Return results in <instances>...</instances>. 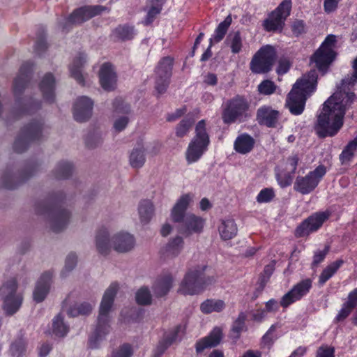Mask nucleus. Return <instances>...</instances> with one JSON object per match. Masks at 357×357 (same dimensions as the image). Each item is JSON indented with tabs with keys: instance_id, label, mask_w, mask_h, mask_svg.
Here are the masks:
<instances>
[{
	"instance_id": "obj_1",
	"label": "nucleus",
	"mask_w": 357,
	"mask_h": 357,
	"mask_svg": "<svg viewBox=\"0 0 357 357\" xmlns=\"http://www.w3.org/2000/svg\"><path fill=\"white\" fill-rule=\"evenodd\" d=\"M354 73L342 79L339 91L335 92L322 105L314 125L316 134L319 138L336 135L344 125L346 112L357 100L354 92L350 91L357 82V57L353 62Z\"/></svg>"
},
{
	"instance_id": "obj_2",
	"label": "nucleus",
	"mask_w": 357,
	"mask_h": 357,
	"mask_svg": "<svg viewBox=\"0 0 357 357\" xmlns=\"http://www.w3.org/2000/svg\"><path fill=\"white\" fill-rule=\"evenodd\" d=\"M66 195L63 192L50 194L47 197L35 204L37 215L49 218L51 229L59 233L65 229L69 223L70 212L63 207Z\"/></svg>"
},
{
	"instance_id": "obj_3",
	"label": "nucleus",
	"mask_w": 357,
	"mask_h": 357,
	"mask_svg": "<svg viewBox=\"0 0 357 357\" xmlns=\"http://www.w3.org/2000/svg\"><path fill=\"white\" fill-rule=\"evenodd\" d=\"M317 75L314 70L297 79L286 98V107L292 115L303 114L307 98L317 89Z\"/></svg>"
},
{
	"instance_id": "obj_4",
	"label": "nucleus",
	"mask_w": 357,
	"mask_h": 357,
	"mask_svg": "<svg viewBox=\"0 0 357 357\" xmlns=\"http://www.w3.org/2000/svg\"><path fill=\"white\" fill-rule=\"evenodd\" d=\"M192 197L190 193L181 196L171 211L172 221L181 224L178 231L185 235L201 233L205 225V219L202 217L193 213L185 214Z\"/></svg>"
},
{
	"instance_id": "obj_5",
	"label": "nucleus",
	"mask_w": 357,
	"mask_h": 357,
	"mask_svg": "<svg viewBox=\"0 0 357 357\" xmlns=\"http://www.w3.org/2000/svg\"><path fill=\"white\" fill-rule=\"evenodd\" d=\"M118 289V283L112 282L105 291L100 305L96 328L89 338V347L92 349H97L100 342L109 333V313L113 305Z\"/></svg>"
},
{
	"instance_id": "obj_6",
	"label": "nucleus",
	"mask_w": 357,
	"mask_h": 357,
	"mask_svg": "<svg viewBox=\"0 0 357 357\" xmlns=\"http://www.w3.org/2000/svg\"><path fill=\"white\" fill-rule=\"evenodd\" d=\"M33 66L34 63L29 61L23 63L13 81V93L18 107L16 113L19 116L32 114L41 107V102L39 100L30 98L26 102H23L20 97L31 80Z\"/></svg>"
},
{
	"instance_id": "obj_7",
	"label": "nucleus",
	"mask_w": 357,
	"mask_h": 357,
	"mask_svg": "<svg viewBox=\"0 0 357 357\" xmlns=\"http://www.w3.org/2000/svg\"><path fill=\"white\" fill-rule=\"evenodd\" d=\"M210 269L207 265H202L189 270L180 284L178 292L184 295H195L202 293L215 281L213 275L206 273Z\"/></svg>"
},
{
	"instance_id": "obj_8",
	"label": "nucleus",
	"mask_w": 357,
	"mask_h": 357,
	"mask_svg": "<svg viewBox=\"0 0 357 357\" xmlns=\"http://www.w3.org/2000/svg\"><path fill=\"white\" fill-rule=\"evenodd\" d=\"M250 103L245 96L237 94L222 105L221 118L225 124L231 125L244 121Z\"/></svg>"
},
{
	"instance_id": "obj_9",
	"label": "nucleus",
	"mask_w": 357,
	"mask_h": 357,
	"mask_svg": "<svg viewBox=\"0 0 357 357\" xmlns=\"http://www.w3.org/2000/svg\"><path fill=\"white\" fill-rule=\"evenodd\" d=\"M43 122L41 120H33L24 126L16 137L13 148L15 152L22 153L26 151L31 144L40 141L42 137Z\"/></svg>"
},
{
	"instance_id": "obj_10",
	"label": "nucleus",
	"mask_w": 357,
	"mask_h": 357,
	"mask_svg": "<svg viewBox=\"0 0 357 357\" xmlns=\"http://www.w3.org/2000/svg\"><path fill=\"white\" fill-rule=\"evenodd\" d=\"M196 135L188 145L186 160L188 164L197 162L207 150L210 143L204 120L199 121L195 128Z\"/></svg>"
},
{
	"instance_id": "obj_11",
	"label": "nucleus",
	"mask_w": 357,
	"mask_h": 357,
	"mask_svg": "<svg viewBox=\"0 0 357 357\" xmlns=\"http://www.w3.org/2000/svg\"><path fill=\"white\" fill-rule=\"evenodd\" d=\"M291 9V0H283L263 21L264 29L267 32H282Z\"/></svg>"
},
{
	"instance_id": "obj_12",
	"label": "nucleus",
	"mask_w": 357,
	"mask_h": 357,
	"mask_svg": "<svg viewBox=\"0 0 357 357\" xmlns=\"http://www.w3.org/2000/svg\"><path fill=\"white\" fill-rule=\"evenodd\" d=\"M39 164L36 161H28L24 168L17 174L6 169L1 178L0 188L14 190L26 182L38 171Z\"/></svg>"
},
{
	"instance_id": "obj_13",
	"label": "nucleus",
	"mask_w": 357,
	"mask_h": 357,
	"mask_svg": "<svg viewBox=\"0 0 357 357\" xmlns=\"http://www.w3.org/2000/svg\"><path fill=\"white\" fill-rule=\"evenodd\" d=\"M105 10H107V8L100 5L81 6L65 18L63 22L60 23V27L62 31L68 32L73 25L82 24Z\"/></svg>"
},
{
	"instance_id": "obj_14",
	"label": "nucleus",
	"mask_w": 357,
	"mask_h": 357,
	"mask_svg": "<svg viewBox=\"0 0 357 357\" xmlns=\"http://www.w3.org/2000/svg\"><path fill=\"white\" fill-rule=\"evenodd\" d=\"M277 58L275 48L271 45L262 46L253 56L250 69L255 74H264L270 72Z\"/></svg>"
},
{
	"instance_id": "obj_15",
	"label": "nucleus",
	"mask_w": 357,
	"mask_h": 357,
	"mask_svg": "<svg viewBox=\"0 0 357 357\" xmlns=\"http://www.w3.org/2000/svg\"><path fill=\"white\" fill-rule=\"evenodd\" d=\"M17 282L13 278L4 283L0 288V296L3 299V309L6 315L11 316L20 308L23 297L17 294Z\"/></svg>"
},
{
	"instance_id": "obj_16",
	"label": "nucleus",
	"mask_w": 357,
	"mask_h": 357,
	"mask_svg": "<svg viewBox=\"0 0 357 357\" xmlns=\"http://www.w3.org/2000/svg\"><path fill=\"white\" fill-rule=\"evenodd\" d=\"M326 172V167L324 165H319L305 176H297L294 185V190L303 195L311 193L318 186Z\"/></svg>"
},
{
	"instance_id": "obj_17",
	"label": "nucleus",
	"mask_w": 357,
	"mask_h": 357,
	"mask_svg": "<svg viewBox=\"0 0 357 357\" xmlns=\"http://www.w3.org/2000/svg\"><path fill=\"white\" fill-rule=\"evenodd\" d=\"M331 215V212L328 210L312 213L296 227L294 231L295 236L303 238L317 231L330 218Z\"/></svg>"
},
{
	"instance_id": "obj_18",
	"label": "nucleus",
	"mask_w": 357,
	"mask_h": 357,
	"mask_svg": "<svg viewBox=\"0 0 357 357\" xmlns=\"http://www.w3.org/2000/svg\"><path fill=\"white\" fill-rule=\"evenodd\" d=\"M313 280L310 278L300 280L281 298L280 305L283 308H287L291 304L301 301L310 292Z\"/></svg>"
},
{
	"instance_id": "obj_19",
	"label": "nucleus",
	"mask_w": 357,
	"mask_h": 357,
	"mask_svg": "<svg viewBox=\"0 0 357 357\" xmlns=\"http://www.w3.org/2000/svg\"><path fill=\"white\" fill-rule=\"evenodd\" d=\"M174 59L171 56L162 58L155 69V90L159 94L164 93L170 83L172 75Z\"/></svg>"
},
{
	"instance_id": "obj_20",
	"label": "nucleus",
	"mask_w": 357,
	"mask_h": 357,
	"mask_svg": "<svg viewBox=\"0 0 357 357\" xmlns=\"http://www.w3.org/2000/svg\"><path fill=\"white\" fill-rule=\"evenodd\" d=\"M93 106V100L86 97H79L73 105V116L77 122L88 121L92 114Z\"/></svg>"
},
{
	"instance_id": "obj_21",
	"label": "nucleus",
	"mask_w": 357,
	"mask_h": 357,
	"mask_svg": "<svg viewBox=\"0 0 357 357\" xmlns=\"http://www.w3.org/2000/svg\"><path fill=\"white\" fill-rule=\"evenodd\" d=\"M336 55L334 50L319 47L312 56L311 61L315 63L319 71L325 73L335 59Z\"/></svg>"
},
{
	"instance_id": "obj_22",
	"label": "nucleus",
	"mask_w": 357,
	"mask_h": 357,
	"mask_svg": "<svg viewBox=\"0 0 357 357\" xmlns=\"http://www.w3.org/2000/svg\"><path fill=\"white\" fill-rule=\"evenodd\" d=\"M222 338V329L218 326L213 328L207 336L201 338L196 342V352L201 354L206 349L216 347L220 344Z\"/></svg>"
},
{
	"instance_id": "obj_23",
	"label": "nucleus",
	"mask_w": 357,
	"mask_h": 357,
	"mask_svg": "<svg viewBox=\"0 0 357 357\" xmlns=\"http://www.w3.org/2000/svg\"><path fill=\"white\" fill-rule=\"evenodd\" d=\"M99 82L105 91H112L116 89V74L110 63L106 62L101 66L99 71Z\"/></svg>"
},
{
	"instance_id": "obj_24",
	"label": "nucleus",
	"mask_w": 357,
	"mask_h": 357,
	"mask_svg": "<svg viewBox=\"0 0 357 357\" xmlns=\"http://www.w3.org/2000/svg\"><path fill=\"white\" fill-rule=\"evenodd\" d=\"M280 117V112L271 106L264 105L257 111V121L259 125L268 128H275Z\"/></svg>"
},
{
	"instance_id": "obj_25",
	"label": "nucleus",
	"mask_w": 357,
	"mask_h": 357,
	"mask_svg": "<svg viewBox=\"0 0 357 357\" xmlns=\"http://www.w3.org/2000/svg\"><path fill=\"white\" fill-rule=\"evenodd\" d=\"M52 278L51 271H46L41 275L33 293V298L36 302L40 303L45 300L50 289Z\"/></svg>"
},
{
	"instance_id": "obj_26",
	"label": "nucleus",
	"mask_w": 357,
	"mask_h": 357,
	"mask_svg": "<svg viewBox=\"0 0 357 357\" xmlns=\"http://www.w3.org/2000/svg\"><path fill=\"white\" fill-rule=\"evenodd\" d=\"M181 326L177 325L165 333L163 338L159 341L154 352L155 357H161L165 351L174 343L181 331Z\"/></svg>"
},
{
	"instance_id": "obj_27",
	"label": "nucleus",
	"mask_w": 357,
	"mask_h": 357,
	"mask_svg": "<svg viewBox=\"0 0 357 357\" xmlns=\"http://www.w3.org/2000/svg\"><path fill=\"white\" fill-rule=\"evenodd\" d=\"M55 78L52 73H47L43 77L39 84V89L43 94L44 100L48 103H53L55 100Z\"/></svg>"
},
{
	"instance_id": "obj_28",
	"label": "nucleus",
	"mask_w": 357,
	"mask_h": 357,
	"mask_svg": "<svg viewBox=\"0 0 357 357\" xmlns=\"http://www.w3.org/2000/svg\"><path fill=\"white\" fill-rule=\"evenodd\" d=\"M114 249L119 252H126L131 250L135 245V238L127 232H120L113 237Z\"/></svg>"
},
{
	"instance_id": "obj_29",
	"label": "nucleus",
	"mask_w": 357,
	"mask_h": 357,
	"mask_svg": "<svg viewBox=\"0 0 357 357\" xmlns=\"http://www.w3.org/2000/svg\"><path fill=\"white\" fill-rule=\"evenodd\" d=\"M172 282L173 278L170 274L158 276L152 286L155 297L161 298L166 296L172 287Z\"/></svg>"
},
{
	"instance_id": "obj_30",
	"label": "nucleus",
	"mask_w": 357,
	"mask_h": 357,
	"mask_svg": "<svg viewBox=\"0 0 357 357\" xmlns=\"http://www.w3.org/2000/svg\"><path fill=\"white\" fill-rule=\"evenodd\" d=\"M86 60V55L83 52H79L77 56L74 58L73 63L69 66L70 77L82 86L85 84L82 71Z\"/></svg>"
},
{
	"instance_id": "obj_31",
	"label": "nucleus",
	"mask_w": 357,
	"mask_h": 357,
	"mask_svg": "<svg viewBox=\"0 0 357 357\" xmlns=\"http://www.w3.org/2000/svg\"><path fill=\"white\" fill-rule=\"evenodd\" d=\"M255 144V139L247 133L238 135L234 144L235 151L241 154H247L252 151Z\"/></svg>"
},
{
	"instance_id": "obj_32",
	"label": "nucleus",
	"mask_w": 357,
	"mask_h": 357,
	"mask_svg": "<svg viewBox=\"0 0 357 357\" xmlns=\"http://www.w3.org/2000/svg\"><path fill=\"white\" fill-rule=\"evenodd\" d=\"M96 245L98 252L102 255H107L110 251V239L106 228L100 229L96 236Z\"/></svg>"
},
{
	"instance_id": "obj_33",
	"label": "nucleus",
	"mask_w": 357,
	"mask_h": 357,
	"mask_svg": "<svg viewBox=\"0 0 357 357\" xmlns=\"http://www.w3.org/2000/svg\"><path fill=\"white\" fill-rule=\"evenodd\" d=\"M344 261L342 259L335 260L328 265L321 273L318 284L319 287L324 286L326 282L330 280L339 270V268L344 264Z\"/></svg>"
},
{
	"instance_id": "obj_34",
	"label": "nucleus",
	"mask_w": 357,
	"mask_h": 357,
	"mask_svg": "<svg viewBox=\"0 0 357 357\" xmlns=\"http://www.w3.org/2000/svg\"><path fill=\"white\" fill-rule=\"evenodd\" d=\"M237 226L233 219L222 220L218 231L222 240L232 239L237 234Z\"/></svg>"
},
{
	"instance_id": "obj_35",
	"label": "nucleus",
	"mask_w": 357,
	"mask_h": 357,
	"mask_svg": "<svg viewBox=\"0 0 357 357\" xmlns=\"http://www.w3.org/2000/svg\"><path fill=\"white\" fill-rule=\"evenodd\" d=\"M231 23L232 17L231 14H229L215 28L213 34L211 38H210V39H212V42L218 43L222 40Z\"/></svg>"
},
{
	"instance_id": "obj_36",
	"label": "nucleus",
	"mask_w": 357,
	"mask_h": 357,
	"mask_svg": "<svg viewBox=\"0 0 357 357\" xmlns=\"http://www.w3.org/2000/svg\"><path fill=\"white\" fill-rule=\"evenodd\" d=\"M225 307V302L220 299H206L200 305V310L205 314H208L212 312H220Z\"/></svg>"
},
{
	"instance_id": "obj_37",
	"label": "nucleus",
	"mask_w": 357,
	"mask_h": 357,
	"mask_svg": "<svg viewBox=\"0 0 357 357\" xmlns=\"http://www.w3.org/2000/svg\"><path fill=\"white\" fill-rule=\"evenodd\" d=\"M247 319V316L245 312H241L238 317L233 322L230 335L231 337L235 340H237L240 338L241 334L243 331H247V326L245 325V321Z\"/></svg>"
},
{
	"instance_id": "obj_38",
	"label": "nucleus",
	"mask_w": 357,
	"mask_h": 357,
	"mask_svg": "<svg viewBox=\"0 0 357 357\" xmlns=\"http://www.w3.org/2000/svg\"><path fill=\"white\" fill-rule=\"evenodd\" d=\"M74 171L72 162L60 161L53 171V174L56 179H68Z\"/></svg>"
},
{
	"instance_id": "obj_39",
	"label": "nucleus",
	"mask_w": 357,
	"mask_h": 357,
	"mask_svg": "<svg viewBox=\"0 0 357 357\" xmlns=\"http://www.w3.org/2000/svg\"><path fill=\"white\" fill-rule=\"evenodd\" d=\"M138 211L141 222L146 224L153 215L154 206L151 201L145 199L139 203Z\"/></svg>"
},
{
	"instance_id": "obj_40",
	"label": "nucleus",
	"mask_w": 357,
	"mask_h": 357,
	"mask_svg": "<svg viewBox=\"0 0 357 357\" xmlns=\"http://www.w3.org/2000/svg\"><path fill=\"white\" fill-rule=\"evenodd\" d=\"M149 1L150 7L144 20L146 25H150L153 22L156 16L161 13L163 6L162 0H149Z\"/></svg>"
},
{
	"instance_id": "obj_41",
	"label": "nucleus",
	"mask_w": 357,
	"mask_h": 357,
	"mask_svg": "<svg viewBox=\"0 0 357 357\" xmlns=\"http://www.w3.org/2000/svg\"><path fill=\"white\" fill-rule=\"evenodd\" d=\"M113 34L122 41L130 40L135 36V28L128 24L119 25L113 31Z\"/></svg>"
},
{
	"instance_id": "obj_42",
	"label": "nucleus",
	"mask_w": 357,
	"mask_h": 357,
	"mask_svg": "<svg viewBox=\"0 0 357 357\" xmlns=\"http://www.w3.org/2000/svg\"><path fill=\"white\" fill-rule=\"evenodd\" d=\"M357 152V136L344 148L340 155V160L342 164L350 162Z\"/></svg>"
},
{
	"instance_id": "obj_43",
	"label": "nucleus",
	"mask_w": 357,
	"mask_h": 357,
	"mask_svg": "<svg viewBox=\"0 0 357 357\" xmlns=\"http://www.w3.org/2000/svg\"><path fill=\"white\" fill-rule=\"evenodd\" d=\"M135 148L130 155V164L133 168H140L145 162L144 149L142 145Z\"/></svg>"
},
{
	"instance_id": "obj_44",
	"label": "nucleus",
	"mask_w": 357,
	"mask_h": 357,
	"mask_svg": "<svg viewBox=\"0 0 357 357\" xmlns=\"http://www.w3.org/2000/svg\"><path fill=\"white\" fill-rule=\"evenodd\" d=\"M26 342L20 337L15 339L10 344L9 351L13 357H23L26 351Z\"/></svg>"
},
{
	"instance_id": "obj_45",
	"label": "nucleus",
	"mask_w": 357,
	"mask_h": 357,
	"mask_svg": "<svg viewBox=\"0 0 357 357\" xmlns=\"http://www.w3.org/2000/svg\"><path fill=\"white\" fill-rule=\"evenodd\" d=\"M183 240L182 237L177 236L169 241L165 248V253L167 256L176 257L181 251L183 247Z\"/></svg>"
},
{
	"instance_id": "obj_46",
	"label": "nucleus",
	"mask_w": 357,
	"mask_h": 357,
	"mask_svg": "<svg viewBox=\"0 0 357 357\" xmlns=\"http://www.w3.org/2000/svg\"><path fill=\"white\" fill-rule=\"evenodd\" d=\"M53 333L58 337H64L68 332V327L63 322L61 314H57L52 321Z\"/></svg>"
},
{
	"instance_id": "obj_47",
	"label": "nucleus",
	"mask_w": 357,
	"mask_h": 357,
	"mask_svg": "<svg viewBox=\"0 0 357 357\" xmlns=\"http://www.w3.org/2000/svg\"><path fill=\"white\" fill-rule=\"evenodd\" d=\"M294 174L291 171L280 170L275 172V178L278 185L284 188L291 185Z\"/></svg>"
},
{
	"instance_id": "obj_48",
	"label": "nucleus",
	"mask_w": 357,
	"mask_h": 357,
	"mask_svg": "<svg viewBox=\"0 0 357 357\" xmlns=\"http://www.w3.org/2000/svg\"><path fill=\"white\" fill-rule=\"evenodd\" d=\"M92 305L86 302H83L77 306H71L68 310L69 317H75L79 315H87L91 313Z\"/></svg>"
},
{
	"instance_id": "obj_49",
	"label": "nucleus",
	"mask_w": 357,
	"mask_h": 357,
	"mask_svg": "<svg viewBox=\"0 0 357 357\" xmlns=\"http://www.w3.org/2000/svg\"><path fill=\"white\" fill-rule=\"evenodd\" d=\"M136 302L141 305H148L151 303L152 297L148 287H142L136 293Z\"/></svg>"
},
{
	"instance_id": "obj_50",
	"label": "nucleus",
	"mask_w": 357,
	"mask_h": 357,
	"mask_svg": "<svg viewBox=\"0 0 357 357\" xmlns=\"http://www.w3.org/2000/svg\"><path fill=\"white\" fill-rule=\"evenodd\" d=\"M230 38V48L233 54H238L242 49L243 43L240 31H237L232 35H230L227 40Z\"/></svg>"
},
{
	"instance_id": "obj_51",
	"label": "nucleus",
	"mask_w": 357,
	"mask_h": 357,
	"mask_svg": "<svg viewBox=\"0 0 357 357\" xmlns=\"http://www.w3.org/2000/svg\"><path fill=\"white\" fill-rule=\"evenodd\" d=\"M257 88L260 94L269 96L275 92L277 85L270 79H264L258 85Z\"/></svg>"
},
{
	"instance_id": "obj_52",
	"label": "nucleus",
	"mask_w": 357,
	"mask_h": 357,
	"mask_svg": "<svg viewBox=\"0 0 357 357\" xmlns=\"http://www.w3.org/2000/svg\"><path fill=\"white\" fill-rule=\"evenodd\" d=\"M354 309L355 308L345 301L342 305L341 309L334 318L333 322L335 324L343 322L351 314Z\"/></svg>"
},
{
	"instance_id": "obj_53",
	"label": "nucleus",
	"mask_w": 357,
	"mask_h": 357,
	"mask_svg": "<svg viewBox=\"0 0 357 357\" xmlns=\"http://www.w3.org/2000/svg\"><path fill=\"white\" fill-rule=\"evenodd\" d=\"M47 49V43L45 40V34L43 29L41 30V33L38 35V39L36 41L34 45V52L38 55L41 56Z\"/></svg>"
},
{
	"instance_id": "obj_54",
	"label": "nucleus",
	"mask_w": 357,
	"mask_h": 357,
	"mask_svg": "<svg viewBox=\"0 0 357 357\" xmlns=\"http://www.w3.org/2000/svg\"><path fill=\"white\" fill-rule=\"evenodd\" d=\"M275 195L273 188H266L262 189L257 195L256 199L258 203L271 202Z\"/></svg>"
},
{
	"instance_id": "obj_55",
	"label": "nucleus",
	"mask_w": 357,
	"mask_h": 357,
	"mask_svg": "<svg viewBox=\"0 0 357 357\" xmlns=\"http://www.w3.org/2000/svg\"><path fill=\"white\" fill-rule=\"evenodd\" d=\"M193 124V121L190 119H182L176 128V134L179 137H183L189 131Z\"/></svg>"
},
{
	"instance_id": "obj_56",
	"label": "nucleus",
	"mask_w": 357,
	"mask_h": 357,
	"mask_svg": "<svg viewBox=\"0 0 357 357\" xmlns=\"http://www.w3.org/2000/svg\"><path fill=\"white\" fill-rule=\"evenodd\" d=\"M114 112L121 114H129L130 112V106L124 102L121 98H116L112 103Z\"/></svg>"
},
{
	"instance_id": "obj_57",
	"label": "nucleus",
	"mask_w": 357,
	"mask_h": 357,
	"mask_svg": "<svg viewBox=\"0 0 357 357\" xmlns=\"http://www.w3.org/2000/svg\"><path fill=\"white\" fill-rule=\"evenodd\" d=\"M77 262V257L76 254L73 252L70 253L66 259L64 268L61 273V277H65L66 272L71 271L75 267Z\"/></svg>"
},
{
	"instance_id": "obj_58",
	"label": "nucleus",
	"mask_w": 357,
	"mask_h": 357,
	"mask_svg": "<svg viewBox=\"0 0 357 357\" xmlns=\"http://www.w3.org/2000/svg\"><path fill=\"white\" fill-rule=\"evenodd\" d=\"M335 352L334 347L324 344L317 349L315 357H335Z\"/></svg>"
},
{
	"instance_id": "obj_59",
	"label": "nucleus",
	"mask_w": 357,
	"mask_h": 357,
	"mask_svg": "<svg viewBox=\"0 0 357 357\" xmlns=\"http://www.w3.org/2000/svg\"><path fill=\"white\" fill-rule=\"evenodd\" d=\"M305 28L306 24L303 20H295L291 26L293 34L297 37L305 33Z\"/></svg>"
},
{
	"instance_id": "obj_60",
	"label": "nucleus",
	"mask_w": 357,
	"mask_h": 357,
	"mask_svg": "<svg viewBox=\"0 0 357 357\" xmlns=\"http://www.w3.org/2000/svg\"><path fill=\"white\" fill-rule=\"evenodd\" d=\"M329 251V247L326 246L323 250H319L314 252L312 260V265L317 266L321 263L326 258Z\"/></svg>"
},
{
	"instance_id": "obj_61",
	"label": "nucleus",
	"mask_w": 357,
	"mask_h": 357,
	"mask_svg": "<svg viewBox=\"0 0 357 357\" xmlns=\"http://www.w3.org/2000/svg\"><path fill=\"white\" fill-rule=\"evenodd\" d=\"M336 43V37L335 35H328L323 43L321 44L319 47L326 50H334V47Z\"/></svg>"
},
{
	"instance_id": "obj_62",
	"label": "nucleus",
	"mask_w": 357,
	"mask_h": 357,
	"mask_svg": "<svg viewBox=\"0 0 357 357\" xmlns=\"http://www.w3.org/2000/svg\"><path fill=\"white\" fill-rule=\"evenodd\" d=\"M291 67V63L287 59H280L278 62L277 68V73L278 75H284L287 73Z\"/></svg>"
},
{
	"instance_id": "obj_63",
	"label": "nucleus",
	"mask_w": 357,
	"mask_h": 357,
	"mask_svg": "<svg viewBox=\"0 0 357 357\" xmlns=\"http://www.w3.org/2000/svg\"><path fill=\"white\" fill-rule=\"evenodd\" d=\"M129 122V119L127 116H121L117 119L114 123V128L117 132L123 130Z\"/></svg>"
},
{
	"instance_id": "obj_64",
	"label": "nucleus",
	"mask_w": 357,
	"mask_h": 357,
	"mask_svg": "<svg viewBox=\"0 0 357 357\" xmlns=\"http://www.w3.org/2000/svg\"><path fill=\"white\" fill-rule=\"evenodd\" d=\"M346 302L351 305L354 308L357 307V287L354 288L348 294L347 300Z\"/></svg>"
}]
</instances>
